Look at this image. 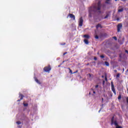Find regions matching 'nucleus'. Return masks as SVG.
Wrapping results in <instances>:
<instances>
[{"instance_id":"ea45409f","label":"nucleus","mask_w":128,"mask_h":128,"mask_svg":"<svg viewBox=\"0 0 128 128\" xmlns=\"http://www.w3.org/2000/svg\"><path fill=\"white\" fill-rule=\"evenodd\" d=\"M114 72H116V70H114Z\"/></svg>"},{"instance_id":"4c0bfd02","label":"nucleus","mask_w":128,"mask_h":128,"mask_svg":"<svg viewBox=\"0 0 128 128\" xmlns=\"http://www.w3.org/2000/svg\"><path fill=\"white\" fill-rule=\"evenodd\" d=\"M115 2H118V0H115Z\"/></svg>"},{"instance_id":"a878e982","label":"nucleus","mask_w":128,"mask_h":128,"mask_svg":"<svg viewBox=\"0 0 128 128\" xmlns=\"http://www.w3.org/2000/svg\"><path fill=\"white\" fill-rule=\"evenodd\" d=\"M94 60H98V58H96V57H94Z\"/></svg>"},{"instance_id":"6e6552de","label":"nucleus","mask_w":128,"mask_h":128,"mask_svg":"<svg viewBox=\"0 0 128 128\" xmlns=\"http://www.w3.org/2000/svg\"><path fill=\"white\" fill-rule=\"evenodd\" d=\"M34 80L36 82H37V84H40V80H38V78H34Z\"/></svg>"},{"instance_id":"ddd939ff","label":"nucleus","mask_w":128,"mask_h":128,"mask_svg":"<svg viewBox=\"0 0 128 128\" xmlns=\"http://www.w3.org/2000/svg\"><path fill=\"white\" fill-rule=\"evenodd\" d=\"M105 64L106 66H110V64L108 63V62H105Z\"/></svg>"},{"instance_id":"412c9836","label":"nucleus","mask_w":128,"mask_h":128,"mask_svg":"<svg viewBox=\"0 0 128 128\" xmlns=\"http://www.w3.org/2000/svg\"><path fill=\"white\" fill-rule=\"evenodd\" d=\"M70 70V74H72V70H70V68H69Z\"/></svg>"},{"instance_id":"9d476101","label":"nucleus","mask_w":128,"mask_h":128,"mask_svg":"<svg viewBox=\"0 0 128 128\" xmlns=\"http://www.w3.org/2000/svg\"><path fill=\"white\" fill-rule=\"evenodd\" d=\"M84 42L86 44H88V40H86V39L84 40Z\"/></svg>"},{"instance_id":"f8f14e48","label":"nucleus","mask_w":128,"mask_h":128,"mask_svg":"<svg viewBox=\"0 0 128 128\" xmlns=\"http://www.w3.org/2000/svg\"><path fill=\"white\" fill-rule=\"evenodd\" d=\"M84 38H90V36L85 34L84 36Z\"/></svg>"},{"instance_id":"423d86ee","label":"nucleus","mask_w":128,"mask_h":128,"mask_svg":"<svg viewBox=\"0 0 128 128\" xmlns=\"http://www.w3.org/2000/svg\"><path fill=\"white\" fill-rule=\"evenodd\" d=\"M122 28V24H120L118 25L117 28L118 32H120V29Z\"/></svg>"},{"instance_id":"1a4fd4ad","label":"nucleus","mask_w":128,"mask_h":128,"mask_svg":"<svg viewBox=\"0 0 128 128\" xmlns=\"http://www.w3.org/2000/svg\"><path fill=\"white\" fill-rule=\"evenodd\" d=\"M118 12H124V8L120 7V9L118 10Z\"/></svg>"},{"instance_id":"c85d7f7f","label":"nucleus","mask_w":128,"mask_h":128,"mask_svg":"<svg viewBox=\"0 0 128 128\" xmlns=\"http://www.w3.org/2000/svg\"><path fill=\"white\" fill-rule=\"evenodd\" d=\"M68 54V52H64V53L63 54V56H65V54Z\"/></svg>"},{"instance_id":"473e14b6","label":"nucleus","mask_w":128,"mask_h":128,"mask_svg":"<svg viewBox=\"0 0 128 128\" xmlns=\"http://www.w3.org/2000/svg\"><path fill=\"white\" fill-rule=\"evenodd\" d=\"M76 72H78V71H76V72H73V74H76Z\"/></svg>"},{"instance_id":"7c9ffc66","label":"nucleus","mask_w":128,"mask_h":128,"mask_svg":"<svg viewBox=\"0 0 128 128\" xmlns=\"http://www.w3.org/2000/svg\"><path fill=\"white\" fill-rule=\"evenodd\" d=\"M128 72V69L126 70V74H128V73H127V72Z\"/></svg>"},{"instance_id":"f704fd0d","label":"nucleus","mask_w":128,"mask_h":128,"mask_svg":"<svg viewBox=\"0 0 128 128\" xmlns=\"http://www.w3.org/2000/svg\"><path fill=\"white\" fill-rule=\"evenodd\" d=\"M122 2H124L126 0H121Z\"/></svg>"},{"instance_id":"6ab92c4d","label":"nucleus","mask_w":128,"mask_h":128,"mask_svg":"<svg viewBox=\"0 0 128 128\" xmlns=\"http://www.w3.org/2000/svg\"><path fill=\"white\" fill-rule=\"evenodd\" d=\"M100 57L101 58H104V55L100 56Z\"/></svg>"},{"instance_id":"393cba45","label":"nucleus","mask_w":128,"mask_h":128,"mask_svg":"<svg viewBox=\"0 0 128 128\" xmlns=\"http://www.w3.org/2000/svg\"><path fill=\"white\" fill-rule=\"evenodd\" d=\"M126 102L128 104V97L126 98Z\"/></svg>"},{"instance_id":"aec40b11","label":"nucleus","mask_w":128,"mask_h":128,"mask_svg":"<svg viewBox=\"0 0 128 128\" xmlns=\"http://www.w3.org/2000/svg\"><path fill=\"white\" fill-rule=\"evenodd\" d=\"M122 98V96L120 95L118 96V100H120Z\"/></svg>"},{"instance_id":"0eeeda50","label":"nucleus","mask_w":128,"mask_h":128,"mask_svg":"<svg viewBox=\"0 0 128 128\" xmlns=\"http://www.w3.org/2000/svg\"><path fill=\"white\" fill-rule=\"evenodd\" d=\"M69 16L71 18H73V20H76V17L74 16L72 14H69Z\"/></svg>"},{"instance_id":"a19ab883","label":"nucleus","mask_w":128,"mask_h":128,"mask_svg":"<svg viewBox=\"0 0 128 128\" xmlns=\"http://www.w3.org/2000/svg\"><path fill=\"white\" fill-rule=\"evenodd\" d=\"M18 102H20V100H18Z\"/></svg>"},{"instance_id":"dca6fc26","label":"nucleus","mask_w":128,"mask_h":128,"mask_svg":"<svg viewBox=\"0 0 128 128\" xmlns=\"http://www.w3.org/2000/svg\"><path fill=\"white\" fill-rule=\"evenodd\" d=\"M106 4H110V0H106Z\"/></svg>"},{"instance_id":"20e7f679","label":"nucleus","mask_w":128,"mask_h":128,"mask_svg":"<svg viewBox=\"0 0 128 128\" xmlns=\"http://www.w3.org/2000/svg\"><path fill=\"white\" fill-rule=\"evenodd\" d=\"M111 86L112 91L113 92L114 94H116V90L114 89V82H111Z\"/></svg>"},{"instance_id":"9b49d317","label":"nucleus","mask_w":128,"mask_h":128,"mask_svg":"<svg viewBox=\"0 0 128 128\" xmlns=\"http://www.w3.org/2000/svg\"><path fill=\"white\" fill-rule=\"evenodd\" d=\"M19 98H20V100H22V98H24V96L22 94H20Z\"/></svg>"},{"instance_id":"c756f323","label":"nucleus","mask_w":128,"mask_h":128,"mask_svg":"<svg viewBox=\"0 0 128 128\" xmlns=\"http://www.w3.org/2000/svg\"><path fill=\"white\" fill-rule=\"evenodd\" d=\"M95 88H98V85H96V86H95Z\"/></svg>"},{"instance_id":"c9c22d12","label":"nucleus","mask_w":128,"mask_h":128,"mask_svg":"<svg viewBox=\"0 0 128 128\" xmlns=\"http://www.w3.org/2000/svg\"><path fill=\"white\" fill-rule=\"evenodd\" d=\"M93 93L96 94V92L94 91Z\"/></svg>"},{"instance_id":"f3484780","label":"nucleus","mask_w":128,"mask_h":128,"mask_svg":"<svg viewBox=\"0 0 128 128\" xmlns=\"http://www.w3.org/2000/svg\"><path fill=\"white\" fill-rule=\"evenodd\" d=\"M120 74L118 73L116 75V78H120Z\"/></svg>"},{"instance_id":"7ed1b4c3","label":"nucleus","mask_w":128,"mask_h":128,"mask_svg":"<svg viewBox=\"0 0 128 128\" xmlns=\"http://www.w3.org/2000/svg\"><path fill=\"white\" fill-rule=\"evenodd\" d=\"M44 70L46 72H50V66H46V67L44 68Z\"/></svg>"},{"instance_id":"f257e3e1","label":"nucleus","mask_w":128,"mask_h":128,"mask_svg":"<svg viewBox=\"0 0 128 128\" xmlns=\"http://www.w3.org/2000/svg\"><path fill=\"white\" fill-rule=\"evenodd\" d=\"M100 2H99L98 4H96L93 8H92L90 10V14L89 16L92 17V12H100Z\"/></svg>"},{"instance_id":"72a5a7b5","label":"nucleus","mask_w":128,"mask_h":128,"mask_svg":"<svg viewBox=\"0 0 128 128\" xmlns=\"http://www.w3.org/2000/svg\"><path fill=\"white\" fill-rule=\"evenodd\" d=\"M103 84H104V81H103Z\"/></svg>"},{"instance_id":"79ce46f5","label":"nucleus","mask_w":128,"mask_h":128,"mask_svg":"<svg viewBox=\"0 0 128 128\" xmlns=\"http://www.w3.org/2000/svg\"><path fill=\"white\" fill-rule=\"evenodd\" d=\"M120 56H121V55H120Z\"/></svg>"},{"instance_id":"58836bf2","label":"nucleus","mask_w":128,"mask_h":128,"mask_svg":"<svg viewBox=\"0 0 128 128\" xmlns=\"http://www.w3.org/2000/svg\"><path fill=\"white\" fill-rule=\"evenodd\" d=\"M102 78H104V76H102Z\"/></svg>"},{"instance_id":"f03ea898","label":"nucleus","mask_w":128,"mask_h":128,"mask_svg":"<svg viewBox=\"0 0 128 128\" xmlns=\"http://www.w3.org/2000/svg\"><path fill=\"white\" fill-rule=\"evenodd\" d=\"M114 116H113L111 120V124H114L116 126V128H122L121 126H118V122L114 120Z\"/></svg>"},{"instance_id":"e433bc0d","label":"nucleus","mask_w":128,"mask_h":128,"mask_svg":"<svg viewBox=\"0 0 128 128\" xmlns=\"http://www.w3.org/2000/svg\"><path fill=\"white\" fill-rule=\"evenodd\" d=\"M123 72H124V68H123Z\"/></svg>"},{"instance_id":"5701e85b","label":"nucleus","mask_w":128,"mask_h":128,"mask_svg":"<svg viewBox=\"0 0 128 128\" xmlns=\"http://www.w3.org/2000/svg\"><path fill=\"white\" fill-rule=\"evenodd\" d=\"M108 18V15H106L104 18Z\"/></svg>"},{"instance_id":"39448f33","label":"nucleus","mask_w":128,"mask_h":128,"mask_svg":"<svg viewBox=\"0 0 128 128\" xmlns=\"http://www.w3.org/2000/svg\"><path fill=\"white\" fill-rule=\"evenodd\" d=\"M83 22H84V20H82V17H81L80 18V20H79V26H82Z\"/></svg>"},{"instance_id":"2f4dec72","label":"nucleus","mask_w":128,"mask_h":128,"mask_svg":"<svg viewBox=\"0 0 128 128\" xmlns=\"http://www.w3.org/2000/svg\"><path fill=\"white\" fill-rule=\"evenodd\" d=\"M105 80H108V78H106V77L105 78Z\"/></svg>"},{"instance_id":"2eb2a0df","label":"nucleus","mask_w":128,"mask_h":128,"mask_svg":"<svg viewBox=\"0 0 128 128\" xmlns=\"http://www.w3.org/2000/svg\"><path fill=\"white\" fill-rule=\"evenodd\" d=\"M16 124H22V122H20V121H18L17 122H16Z\"/></svg>"},{"instance_id":"a211bd4d","label":"nucleus","mask_w":128,"mask_h":128,"mask_svg":"<svg viewBox=\"0 0 128 128\" xmlns=\"http://www.w3.org/2000/svg\"><path fill=\"white\" fill-rule=\"evenodd\" d=\"M24 106H28V104H24Z\"/></svg>"},{"instance_id":"b1692460","label":"nucleus","mask_w":128,"mask_h":128,"mask_svg":"<svg viewBox=\"0 0 128 128\" xmlns=\"http://www.w3.org/2000/svg\"><path fill=\"white\" fill-rule=\"evenodd\" d=\"M113 38L115 40H116L117 38L116 36H114Z\"/></svg>"},{"instance_id":"4be33fe9","label":"nucleus","mask_w":128,"mask_h":128,"mask_svg":"<svg viewBox=\"0 0 128 128\" xmlns=\"http://www.w3.org/2000/svg\"><path fill=\"white\" fill-rule=\"evenodd\" d=\"M95 38H96V40H98V36H95Z\"/></svg>"},{"instance_id":"cd10ccee","label":"nucleus","mask_w":128,"mask_h":128,"mask_svg":"<svg viewBox=\"0 0 128 128\" xmlns=\"http://www.w3.org/2000/svg\"><path fill=\"white\" fill-rule=\"evenodd\" d=\"M88 76H90V78L92 76V75H90V74H88Z\"/></svg>"},{"instance_id":"bb28decb","label":"nucleus","mask_w":128,"mask_h":128,"mask_svg":"<svg viewBox=\"0 0 128 128\" xmlns=\"http://www.w3.org/2000/svg\"><path fill=\"white\" fill-rule=\"evenodd\" d=\"M125 52H126V54H128V50H126Z\"/></svg>"},{"instance_id":"4468645a","label":"nucleus","mask_w":128,"mask_h":128,"mask_svg":"<svg viewBox=\"0 0 128 128\" xmlns=\"http://www.w3.org/2000/svg\"><path fill=\"white\" fill-rule=\"evenodd\" d=\"M96 28H102V26L100 24H98L96 26Z\"/></svg>"}]
</instances>
